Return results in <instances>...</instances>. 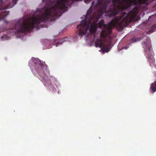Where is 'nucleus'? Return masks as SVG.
<instances>
[{
    "mask_svg": "<svg viewBox=\"0 0 156 156\" xmlns=\"http://www.w3.org/2000/svg\"><path fill=\"white\" fill-rule=\"evenodd\" d=\"M94 1H93L92 2V3H91V6H92L94 5Z\"/></svg>",
    "mask_w": 156,
    "mask_h": 156,
    "instance_id": "f8f14e48",
    "label": "nucleus"
},
{
    "mask_svg": "<svg viewBox=\"0 0 156 156\" xmlns=\"http://www.w3.org/2000/svg\"><path fill=\"white\" fill-rule=\"evenodd\" d=\"M151 43L149 37H147L146 41L143 42L142 44L145 51V55L149 62L150 66H152L154 65L155 59L152 54L153 51L151 49Z\"/></svg>",
    "mask_w": 156,
    "mask_h": 156,
    "instance_id": "20e7f679",
    "label": "nucleus"
},
{
    "mask_svg": "<svg viewBox=\"0 0 156 156\" xmlns=\"http://www.w3.org/2000/svg\"><path fill=\"white\" fill-rule=\"evenodd\" d=\"M35 61L34 62L36 64L35 69L37 72L38 73L39 75L42 78L41 81H42L43 83L45 85H46L47 84L44 82V80H46L47 82H49L50 80H47V77L46 76V74H45L44 69V68H46V65L43 64V63H41V61L38 59H33Z\"/></svg>",
    "mask_w": 156,
    "mask_h": 156,
    "instance_id": "39448f33",
    "label": "nucleus"
},
{
    "mask_svg": "<svg viewBox=\"0 0 156 156\" xmlns=\"http://www.w3.org/2000/svg\"><path fill=\"white\" fill-rule=\"evenodd\" d=\"M131 42L132 43H134L135 42H136V39L135 38H133L131 40Z\"/></svg>",
    "mask_w": 156,
    "mask_h": 156,
    "instance_id": "9b49d317",
    "label": "nucleus"
},
{
    "mask_svg": "<svg viewBox=\"0 0 156 156\" xmlns=\"http://www.w3.org/2000/svg\"><path fill=\"white\" fill-rule=\"evenodd\" d=\"M111 43V42L109 41L108 43L103 44L102 40L97 39L95 42V45L96 47H99L102 51L108 52L110 50V47Z\"/></svg>",
    "mask_w": 156,
    "mask_h": 156,
    "instance_id": "423d86ee",
    "label": "nucleus"
},
{
    "mask_svg": "<svg viewBox=\"0 0 156 156\" xmlns=\"http://www.w3.org/2000/svg\"><path fill=\"white\" fill-rule=\"evenodd\" d=\"M134 0H98L99 5L98 13L101 16L105 13V16L109 17L118 15L115 17L108 25L104 24L102 22L98 24V19L94 16H90L92 9H89L87 11L85 20H82L77 27L79 30L78 34L82 37L89 30L91 34L95 33L98 27L101 28L104 26V29L101 32V37L105 38L112 32V29L115 27L123 28L130 20L131 18L136 15L137 12L133 9L128 13L124 10L132 5H138L137 2Z\"/></svg>",
    "mask_w": 156,
    "mask_h": 156,
    "instance_id": "f257e3e1",
    "label": "nucleus"
},
{
    "mask_svg": "<svg viewBox=\"0 0 156 156\" xmlns=\"http://www.w3.org/2000/svg\"><path fill=\"white\" fill-rule=\"evenodd\" d=\"M156 30V24L153 25L151 28H150L149 32H152Z\"/></svg>",
    "mask_w": 156,
    "mask_h": 156,
    "instance_id": "1a4fd4ad",
    "label": "nucleus"
},
{
    "mask_svg": "<svg viewBox=\"0 0 156 156\" xmlns=\"http://www.w3.org/2000/svg\"><path fill=\"white\" fill-rule=\"evenodd\" d=\"M64 40H63V39H62L60 40L58 42H57V43L58 44H62L63 43Z\"/></svg>",
    "mask_w": 156,
    "mask_h": 156,
    "instance_id": "9d476101",
    "label": "nucleus"
},
{
    "mask_svg": "<svg viewBox=\"0 0 156 156\" xmlns=\"http://www.w3.org/2000/svg\"><path fill=\"white\" fill-rule=\"evenodd\" d=\"M150 89L152 93H154L156 91V80L151 84Z\"/></svg>",
    "mask_w": 156,
    "mask_h": 156,
    "instance_id": "6e6552de",
    "label": "nucleus"
},
{
    "mask_svg": "<svg viewBox=\"0 0 156 156\" xmlns=\"http://www.w3.org/2000/svg\"><path fill=\"white\" fill-rule=\"evenodd\" d=\"M18 0H0V20L4 19L9 14V12L5 9L13 7Z\"/></svg>",
    "mask_w": 156,
    "mask_h": 156,
    "instance_id": "7ed1b4c3",
    "label": "nucleus"
},
{
    "mask_svg": "<svg viewBox=\"0 0 156 156\" xmlns=\"http://www.w3.org/2000/svg\"><path fill=\"white\" fill-rule=\"evenodd\" d=\"M75 1H77L48 0L46 2L48 5L40 10V12L37 17L20 19L15 25L14 29L16 30L17 33L30 32L42 22L46 20H54L56 18L60 16L67 10L66 5L70 6Z\"/></svg>",
    "mask_w": 156,
    "mask_h": 156,
    "instance_id": "f03ea898",
    "label": "nucleus"
},
{
    "mask_svg": "<svg viewBox=\"0 0 156 156\" xmlns=\"http://www.w3.org/2000/svg\"><path fill=\"white\" fill-rule=\"evenodd\" d=\"M134 2H137L138 5H139L141 9H145L146 7L152 2V0H134Z\"/></svg>",
    "mask_w": 156,
    "mask_h": 156,
    "instance_id": "0eeeda50",
    "label": "nucleus"
}]
</instances>
